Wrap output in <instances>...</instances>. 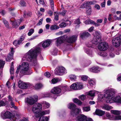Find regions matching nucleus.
Instances as JSON below:
<instances>
[{"label":"nucleus","instance_id":"69168bd1","mask_svg":"<svg viewBox=\"0 0 121 121\" xmlns=\"http://www.w3.org/2000/svg\"><path fill=\"white\" fill-rule=\"evenodd\" d=\"M117 80L118 81H121V74H118L117 76Z\"/></svg>","mask_w":121,"mask_h":121},{"label":"nucleus","instance_id":"052dcab7","mask_svg":"<svg viewBox=\"0 0 121 121\" xmlns=\"http://www.w3.org/2000/svg\"><path fill=\"white\" fill-rule=\"evenodd\" d=\"M8 98L9 101L11 102L13 101V99L10 95H9L8 96Z\"/></svg>","mask_w":121,"mask_h":121},{"label":"nucleus","instance_id":"423d86ee","mask_svg":"<svg viewBox=\"0 0 121 121\" xmlns=\"http://www.w3.org/2000/svg\"><path fill=\"white\" fill-rule=\"evenodd\" d=\"M109 52V56L111 57L114 56L113 53L115 52L117 55H119L120 53V48L118 47V46H110L108 49Z\"/></svg>","mask_w":121,"mask_h":121},{"label":"nucleus","instance_id":"4c0bfd02","mask_svg":"<svg viewBox=\"0 0 121 121\" xmlns=\"http://www.w3.org/2000/svg\"><path fill=\"white\" fill-rule=\"evenodd\" d=\"M43 86V85L41 83H37L35 85V89H39L42 87Z\"/></svg>","mask_w":121,"mask_h":121},{"label":"nucleus","instance_id":"7ed1b4c3","mask_svg":"<svg viewBox=\"0 0 121 121\" xmlns=\"http://www.w3.org/2000/svg\"><path fill=\"white\" fill-rule=\"evenodd\" d=\"M42 106L43 108H49L50 104L45 101H43L41 104L37 103L34 104L32 108V110L34 113H39L42 109Z\"/></svg>","mask_w":121,"mask_h":121},{"label":"nucleus","instance_id":"e2e57ef3","mask_svg":"<svg viewBox=\"0 0 121 121\" xmlns=\"http://www.w3.org/2000/svg\"><path fill=\"white\" fill-rule=\"evenodd\" d=\"M94 7L95 9H97L98 10H99L100 8V6L98 4H95Z\"/></svg>","mask_w":121,"mask_h":121},{"label":"nucleus","instance_id":"4468645a","mask_svg":"<svg viewBox=\"0 0 121 121\" xmlns=\"http://www.w3.org/2000/svg\"><path fill=\"white\" fill-rule=\"evenodd\" d=\"M78 35H74L66 39V41L68 43H72L75 42L77 40Z\"/></svg>","mask_w":121,"mask_h":121},{"label":"nucleus","instance_id":"c03bdc74","mask_svg":"<svg viewBox=\"0 0 121 121\" xmlns=\"http://www.w3.org/2000/svg\"><path fill=\"white\" fill-rule=\"evenodd\" d=\"M59 28V26L56 25H51L50 27V29L51 30H53Z\"/></svg>","mask_w":121,"mask_h":121},{"label":"nucleus","instance_id":"603ef678","mask_svg":"<svg viewBox=\"0 0 121 121\" xmlns=\"http://www.w3.org/2000/svg\"><path fill=\"white\" fill-rule=\"evenodd\" d=\"M2 21L4 22V24L5 26L7 27H9L8 22L4 18H3L2 19Z\"/></svg>","mask_w":121,"mask_h":121},{"label":"nucleus","instance_id":"9d476101","mask_svg":"<svg viewBox=\"0 0 121 121\" xmlns=\"http://www.w3.org/2000/svg\"><path fill=\"white\" fill-rule=\"evenodd\" d=\"M104 119H108L110 120H121V116H114L110 114L108 112H107L106 114V117H103Z\"/></svg>","mask_w":121,"mask_h":121},{"label":"nucleus","instance_id":"f257e3e1","mask_svg":"<svg viewBox=\"0 0 121 121\" xmlns=\"http://www.w3.org/2000/svg\"><path fill=\"white\" fill-rule=\"evenodd\" d=\"M116 92V90L113 88L105 89L104 91L103 95L100 92L99 94V95L98 100V101H102L105 98L106 102L108 103H111L113 100L115 102L121 103V93L113 98V95Z\"/></svg>","mask_w":121,"mask_h":121},{"label":"nucleus","instance_id":"864d4df0","mask_svg":"<svg viewBox=\"0 0 121 121\" xmlns=\"http://www.w3.org/2000/svg\"><path fill=\"white\" fill-rule=\"evenodd\" d=\"M5 63L4 61L0 60V68H2L4 67Z\"/></svg>","mask_w":121,"mask_h":121},{"label":"nucleus","instance_id":"338daca9","mask_svg":"<svg viewBox=\"0 0 121 121\" xmlns=\"http://www.w3.org/2000/svg\"><path fill=\"white\" fill-rule=\"evenodd\" d=\"M85 3V6L86 7H88L87 8H89V6H91L90 5V4H89V1H85L84 2Z\"/></svg>","mask_w":121,"mask_h":121},{"label":"nucleus","instance_id":"0e129e2a","mask_svg":"<svg viewBox=\"0 0 121 121\" xmlns=\"http://www.w3.org/2000/svg\"><path fill=\"white\" fill-rule=\"evenodd\" d=\"M114 18L115 20H121V18L119 17H118L116 15H114Z\"/></svg>","mask_w":121,"mask_h":121},{"label":"nucleus","instance_id":"680f3d73","mask_svg":"<svg viewBox=\"0 0 121 121\" xmlns=\"http://www.w3.org/2000/svg\"><path fill=\"white\" fill-rule=\"evenodd\" d=\"M89 4L90 5L94 4H95L97 2V1L95 0H93L92 1H89Z\"/></svg>","mask_w":121,"mask_h":121},{"label":"nucleus","instance_id":"8fccbe9b","mask_svg":"<svg viewBox=\"0 0 121 121\" xmlns=\"http://www.w3.org/2000/svg\"><path fill=\"white\" fill-rule=\"evenodd\" d=\"M88 83L89 85L91 86H93L95 84V82L91 79H90L89 80Z\"/></svg>","mask_w":121,"mask_h":121},{"label":"nucleus","instance_id":"4d7b16f0","mask_svg":"<svg viewBox=\"0 0 121 121\" xmlns=\"http://www.w3.org/2000/svg\"><path fill=\"white\" fill-rule=\"evenodd\" d=\"M50 3L51 4V9L52 10H54V2L53 0H50Z\"/></svg>","mask_w":121,"mask_h":121},{"label":"nucleus","instance_id":"cd10ccee","mask_svg":"<svg viewBox=\"0 0 121 121\" xmlns=\"http://www.w3.org/2000/svg\"><path fill=\"white\" fill-rule=\"evenodd\" d=\"M100 93V92L99 91L95 90H93L87 92V94L91 96H94L95 95H97V94H99Z\"/></svg>","mask_w":121,"mask_h":121},{"label":"nucleus","instance_id":"774afa93","mask_svg":"<svg viewBox=\"0 0 121 121\" xmlns=\"http://www.w3.org/2000/svg\"><path fill=\"white\" fill-rule=\"evenodd\" d=\"M44 75L45 76L47 77H49L50 76V74L49 72H46L44 74Z\"/></svg>","mask_w":121,"mask_h":121},{"label":"nucleus","instance_id":"49530a36","mask_svg":"<svg viewBox=\"0 0 121 121\" xmlns=\"http://www.w3.org/2000/svg\"><path fill=\"white\" fill-rule=\"evenodd\" d=\"M60 80L58 78H54L52 79V83L54 84L56 83L59 82Z\"/></svg>","mask_w":121,"mask_h":121},{"label":"nucleus","instance_id":"6ab92c4d","mask_svg":"<svg viewBox=\"0 0 121 121\" xmlns=\"http://www.w3.org/2000/svg\"><path fill=\"white\" fill-rule=\"evenodd\" d=\"M81 109L76 108L73 110H71L70 114L73 116L76 117L77 115L79 113H81Z\"/></svg>","mask_w":121,"mask_h":121},{"label":"nucleus","instance_id":"39448f33","mask_svg":"<svg viewBox=\"0 0 121 121\" xmlns=\"http://www.w3.org/2000/svg\"><path fill=\"white\" fill-rule=\"evenodd\" d=\"M20 67V73L22 75L29 74L31 73L29 67V65L27 62L22 63Z\"/></svg>","mask_w":121,"mask_h":121},{"label":"nucleus","instance_id":"5fc2aeb1","mask_svg":"<svg viewBox=\"0 0 121 121\" xmlns=\"http://www.w3.org/2000/svg\"><path fill=\"white\" fill-rule=\"evenodd\" d=\"M81 23V22L80 21L79 18H78L76 20L74 21V23L75 24H77L79 25Z\"/></svg>","mask_w":121,"mask_h":121},{"label":"nucleus","instance_id":"20e7f679","mask_svg":"<svg viewBox=\"0 0 121 121\" xmlns=\"http://www.w3.org/2000/svg\"><path fill=\"white\" fill-rule=\"evenodd\" d=\"M95 35L92 43L93 44L95 45H108L107 43L105 42H101V36L100 33L98 31H96L95 32Z\"/></svg>","mask_w":121,"mask_h":121},{"label":"nucleus","instance_id":"e433bc0d","mask_svg":"<svg viewBox=\"0 0 121 121\" xmlns=\"http://www.w3.org/2000/svg\"><path fill=\"white\" fill-rule=\"evenodd\" d=\"M49 117H40L38 121H48Z\"/></svg>","mask_w":121,"mask_h":121},{"label":"nucleus","instance_id":"473e14b6","mask_svg":"<svg viewBox=\"0 0 121 121\" xmlns=\"http://www.w3.org/2000/svg\"><path fill=\"white\" fill-rule=\"evenodd\" d=\"M68 108L71 109V110H73L76 108V106L73 103H70L68 105Z\"/></svg>","mask_w":121,"mask_h":121},{"label":"nucleus","instance_id":"7c9ffc66","mask_svg":"<svg viewBox=\"0 0 121 121\" xmlns=\"http://www.w3.org/2000/svg\"><path fill=\"white\" fill-rule=\"evenodd\" d=\"M102 108L107 111H109L113 108V107L112 106L106 104L103 106Z\"/></svg>","mask_w":121,"mask_h":121},{"label":"nucleus","instance_id":"de8ad7c7","mask_svg":"<svg viewBox=\"0 0 121 121\" xmlns=\"http://www.w3.org/2000/svg\"><path fill=\"white\" fill-rule=\"evenodd\" d=\"M82 110L84 111L87 112L90 110V107H84L82 108Z\"/></svg>","mask_w":121,"mask_h":121},{"label":"nucleus","instance_id":"f3484780","mask_svg":"<svg viewBox=\"0 0 121 121\" xmlns=\"http://www.w3.org/2000/svg\"><path fill=\"white\" fill-rule=\"evenodd\" d=\"M54 40V39H47L40 43L38 45H50Z\"/></svg>","mask_w":121,"mask_h":121},{"label":"nucleus","instance_id":"2eb2a0df","mask_svg":"<svg viewBox=\"0 0 121 121\" xmlns=\"http://www.w3.org/2000/svg\"><path fill=\"white\" fill-rule=\"evenodd\" d=\"M14 19L11 18L10 19V21L12 23L13 27L17 28L20 24L22 20L21 19L15 21H14Z\"/></svg>","mask_w":121,"mask_h":121},{"label":"nucleus","instance_id":"ddd939ff","mask_svg":"<svg viewBox=\"0 0 121 121\" xmlns=\"http://www.w3.org/2000/svg\"><path fill=\"white\" fill-rule=\"evenodd\" d=\"M67 37V36L66 35H65L58 37L54 39V40H56V43L58 45L60 44L63 43L65 40H66V39Z\"/></svg>","mask_w":121,"mask_h":121},{"label":"nucleus","instance_id":"a19ab883","mask_svg":"<svg viewBox=\"0 0 121 121\" xmlns=\"http://www.w3.org/2000/svg\"><path fill=\"white\" fill-rule=\"evenodd\" d=\"M41 111H40L39 112V113H35L36 114L35 115V116L36 117H39L40 115H45L44 112V111H42L40 112Z\"/></svg>","mask_w":121,"mask_h":121},{"label":"nucleus","instance_id":"5701e85b","mask_svg":"<svg viewBox=\"0 0 121 121\" xmlns=\"http://www.w3.org/2000/svg\"><path fill=\"white\" fill-rule=\"evenodd\" d=\"M18 86L21 88H26L28 87L27 83L24 82L21 80L19 81L18 82Z\"/></svg>","mask_w":121,"mask_h":121},{"label":"nucleus","instance_id":"bb28decb","mask_svg":"<svg viewBox=\"0 0 121 121\" xmlns=\"http://www.w3.org/2000/svg\"><path fill=\"white\" fill-rule=\"evenodd\" d=\"M64 21L66 22H69L68 23H66L64 22H61L59 25V26L60 27L63 28L67 26H70L72 23L71 21H69L68 20H64Z\"/></svg>","mask_w":121,"mask_h":121},{"label":"nucleus","instance_id":"393cba45","mask_svg":"<svg viewBox=\"0 0 121 121\" xmlns=\"http://www.w3.org/2000/svg\"><path fill=\"white\" fill-rule=\"evenodd\" d=\"M60 88L61 90V92L64 93L65 92L71 91V89L69 87H68L66 85H60Z\"/></svg>","mask_w":121,"mask_h":121},{"label":"nucleus","instance_id":"2f4dec72","mask_svg":"<svg viewBox=\"0 0 121 121\" xmlns=\"http://www.w3.org/2000/svg\"><path fill=\"white\" fill-rule=\"evenodd\" d=\"M109 46H98V48L100 51H104L109 48Z\"/></svg>","mask_w":121,"mask_h":121},{"label":"nucleus","instance_id":"a878e982","mask_svg":"<svg viewBox=\"0 0 121 121\" xmlns=\"http://www.w3.org/2000/svg\"><path fill=\"white\" fill-rule=\"evenodd\" d=\"M42 96L43 97H49L52 98L54 99H56L57 97L56 95L50 92H47L44 94H42Z\"/></svg>","mask_w":121,"mask_h":121},{"label":"nucleus","instance_id":"f8f14e48","mask_svg":"<svg viewBox=\"0 0 121 121\" xmlns=\"http://www.w3.org/2000/svg\"><path fill=\"white\" fill-rule=\"evenodd\" d=\"M76 119V121H93L91 118H87L86 116L82 114L79 115Z\"/></svg>","mask_w":121,"mask_h":121},{"label":"nucleus","instance_id":"c9c22d12","mask_svg":"<svg viewBox=\"0 0 121 121\" xmlns=\"http://www.w3.org/2000/svg\"><path fill=\"white\" fill-rule=\"evenodd\" d=\"M69 78L72 81H75L77 78V76L74 74H71L69 76Z\"/></svg>","mask_w":121,"mask_h":121},{"label":"nucleus","instance_id":"72a5a7b5","mask_svg":"<svg viewBox=\"0 0 121 121\" xmlns=\"http://www.w3.org/2000/svg\"><path fill=\"white\" fill-rule=\"evenodd\" d=\"M73 101L79 105H81L82 104V102L76 98L73 99Z\"/></svg>","mask_w":121,"mask_h":121},{"label":"nucleus","instance_id":"412c9836","mask_svg":"<svg viewBox=\"0 0 121 121\" xmlns=\"http://www.w3.org/2000/svg\"><path fill=\"white\" fill-rule=\"evenodd\" d=\"M113 45H120L121 40L119 37L113 38L112 41Z\"/></svg>","mask_w":121,"mask_h":121},{"label":"nucleus","instance_id":"1a4fd4ad","mask_svg":"<svg viewBox=\"0 0 121 121\" xmlns=\"http://www.w3.org/2000/svg\"><path fill=\"white\" fill-rule=\"evenodd\" d=\"M67 73L65 68L62 66L57 67L55 70V73L56 75H62Z\"/></svg>","mask_w":121,"mask_h":121},{"label":"nucleus","instance_id":"a18cd8bd","mask_svg":"<svg viewBox=\"0 0 121 121\" xmlns=\"http://www.w3.org/2000/svg\"><path fill=\"white\" fill-rule=\"evenodd\" d=\"M80 77L82 80L85 81L87 80L88 78V76L86 75H81Z\"/></svg>","mask_w":121,"mask_h":121},{"label":"nucleus","instance_id":"bf43d9fd","mask_svg":"<svg viewBox=\"0 0 121 121\" xmlns=\"http://www.w3.org/2000/svg\"><path fill=\"white\" fill-rule=\"evenodd\" d=\"M6 104L3 101L1 100H0V107L5 106Z\"/></svg>","mask_w":121,"mask_h":121},{"label":"nucleus","instance_id":"4be33fe9","mask_svg":"<svg viewBox=\"0 0 121 121\" xmlns=\"http://www.w3.org/2000/svg\"><path fill=\"white\" fill-rule=\"evenodd\" d=\"M14 52V50L13 48H11L10 52L9 53L7 58H6V60L7 61H10V60L12 59Z\"/></svg>","mask_w":121,"mask_h":121},{"label":"nucleus","instance_id":"0eeeda50","mask_svg":"<svg viewBox=\"0 0 121 121\" xmlns=\"http://www.w3.org/2000/svg\"><path fill=\"white\" fill-rule=\"evenodd\" d=\"M1 118L4 119L9 118L11 120L15 121L16 119L15 116L9 111L5 112V111H3L1 113Z\"/></svg>","mask_w":121,"mask_h":121},{"label":"nucleus","instance_id":"ea45409f","mask_svg":"<svg viewBox=\"0 0 121 121\" xmlns=\"http://www.w3.org/2000/svg\"><path fill=\"white\" fill-rule=\"evenodd\" d=\"M84 22L86 24H92L94 21L91 19L86 20Z\"/></svg>","mask_w":121,"mask_h":121},{"label":"nucleus","instance_id":"79ce46f5","mask_svg":"<svg viewBox=\"0 0 121 121\" xmlns=\"http://www.w3.org/2000/svg\"><path fill=\"white\" fill-rule=\"evenodd\" d=\"M13 62H12L11 63V65L10 69V73L11 74H13L14 73V69L13 68Z\"/></svg>","mask_w":121,"mask_h":121},{"label":"nucleus","instance_id":"a211bd4d","mask_svg":"<svg viewBox=\"0 0 121 121\" xmlns=\"http://www.w3.org/2000/svg\"><path fill=\"white\" fill-rule=\"evenodd\" d=\"M91 34L88 32L85 31L81 32L79 34L80 38L84 39L90 36Z\"/></svg>","mask_w":121,"mask_h":121},{"label":"nucleus","instance_id":"aec40b11","mask_svg":"<svg viewBox=\"0 0 121 121\" xmlns=\"http://www.w3.org/2000/svg\"><path fill=\"white\" fill-rule=\"evenodd\" d=\"M91 48L88 46H86L84 48V50L86 54L89 56L92 57L93 56V54L92 50L91 49Z\"/></svg>","mask_w":121,"mask_h":121},{"label":"nucleus","instance_id":"f704fd0d","mask_svg":"<svg viewBox=\"0 0 121 121\" xmlns=\"http://www.w3.org/2000/svg\"><path fill=\"white\" fill-rule=\"evenodd\" d=\"M91 7V6H89V8H86V12L87 14L90 15L92 12Z\"/></svg>","mask_w":121,"mask_h":121},{"label":"nucleus","instance_id":"c756f323","mask_svg":"<svg viewBox=\"0 0 121 121\" xmlns=\"http://www.w3.org/2000/svg\"><path fill=\"white\" fill-rule=\"evenodd\" d=\"M95 113L97 115L99 116H101L104 114L105 112L101 110L97 109L96 110Z\"/></svg>","mask_w":121,"mask_h":121},{"label":"nucleus","instance_id":"6e6d98bb","mask_svg":"<svg viewBox=\"0 0 121 121\" xmlns=\"http://www.w3.org/2000/svg\"><path fill=\"white\" fill-rule=\"evenodd\" d=\"M57 50L56 48H55L53 51L52 52V54L54 55H57Z\"/></svg>","mask_w":121,"mask_h":121},{"label":"nucleus","instance_id":"6e6552de","mask_svg":"<svg viewBox=\"0 0 121 121\" xmlns=\"http://www.w3.org/2000/svg\"><path fill=\"white\" fill-rule=\"evenodd\" d=\"M38 97L36 95L27 97L25 99V102L27 105H32L37 101Z\"/></svg>","mask_w":121,"mask_h":121},{"label":"nucleus","instance_id":"3c124183","mask_svg":"<svg viewBox=\"0 0 121 121\" xmlns=\"http://www.w3.org/2000/svg\"><path fill=\"white\" fill-rule=\"evenodd\" d=\"M34 30L32 29H30L29 31V32L28 33V35L29 36H31L34 32Z\"/></svg>","mask_w":121,"mask_h":121},{"label":"nucleus","instance_id":"13d9d810","mask_svg":"<svg viewBox=\"0 0 121 121\" xmlns=\"http://www.w3.org/2000/svg\"><path fill=\"white\" fill-rule=\"evenodd\" d=\"M79 98L82 100H83L86 98V96L84 95H82L79 96Z\"/></svg>","mask_w":121,"mask_h":121},{"label":"nucleus","instance_id":"9b49d317","mask_svg":"<svg viewBox=\"0 0 121 121\" xmlns=\"http://www.w3.org/2000/svg\"><path fill=\"white\" fill-rule=\"evenodd\" d=\"M83 87V86L82 83L77 82L72 84L70 86L71 91V89L73 90H79Z\"/></svg>","mask_w":121,"mask_h":121},{"label":"nucleus","instance_id":"dca6fc26","mask_svg":"<svg viewBox=\"0 0 121 121\" xmlns=\"http://www.w3.org/2000/svg\"><path fill=\"white\" fill-rule=\"evenodd\" d=\"M61 92V90L60 88V86L54 87L51 91V92L54 94H58Z\"/></svg>","mask_w":121,"mask_h":121},{"label":"nucleus","instance_id":"58836bf2","mask_svg":"<svg viewBox=\"0 0 121 121\" xmlns=\"http://www.w3.org/2000/svg\"><path fill=\"white\" fill-rule=\"evenodd\" d=\"M111 113L116 115L120 114L121 113V112L118 110H112L111 111Z\"/></svg>","mask_w":121,"mask_h":121},{"label":"nucleus","instance_id":"b1692460","mask_svg":"<svg viewBox=\"0 0 121 121\" xmlns=\"http://www.w3.org/2000/svg\"><path fill=\"white\" fill-rule=\"evenodd\" d=\"M102 70V69H101L98 67H94L91 68L89 69V70L90 71L93 72L97 73L99 72Z\"/></svg>","mask_w":121,"mask_h":121},{"label":"nucleus","instance_id":"f03ea898","mask_svg":"<svg viewBox=\"0 0 121 121\" xmlns=\"http://www.w3.org/2000/svg\"><path fill=\"white\" fill-rule=\"evenodd\" d=\"M41 49L39 48H34L31 49L25 54L22 59V60H26L29 61H32L36 68L37 64L36 58L37 56L40 54Z\"/></svg>","mask_w":121,"mask_h":121},{"label":"nucleus","instance_id":"09e8293b","mask_svg":"<svg viewBox=\"0 0 121 121\" xmlns=\"http://www.w3.org/2000/svg\"><path fill=\"white\" fill-rule=\"evenodd\" d=\"M19 5L20 6H26L25 2L23 1H21L19 3Z\"/></svg>","mask_w":121,"mask_h":121},{"label":"nucleus","instance_id":"c85d7f7f","mask_svg":"<svg viewBox=\"0 0 121 121\" xmlns=\"http://www.w3.org/2000/svg\"><path fill=\"white\" fill-rule=\"evenodd\" d=\"M98 54L103 57H105L108 56V52H101L99 51L98 52Z\"/></svg>","mask_w":121,"mask_h":121},{"label":"nucleus","instance_id":"37998d69","mask_svg":"<svg viewBox=\"0 0 121 121\" xmlns=\"http://www.w3.org/2000/svg\"><path fill=\"white\" fill-rule=\"evenodd\" d=\"M22 42V40H15L13 42V44L14 45H19Z\"/></svg>","mask_w":121,"mask_h":121}]
</instances>
